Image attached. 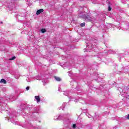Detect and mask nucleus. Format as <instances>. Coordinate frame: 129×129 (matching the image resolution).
Instances as JSON below:
<instances>
[{
    "label": "nucleus",
    "mask_w": 129,
    "mask_h": 129,
    "mask_svg": "<svg viewBox=\"0 0 129 129\" xmlns=\"http://www.w3.org/2000/svg\"><path fill=\"white\" fill-rule=\"evenodd\" d=\"M71 115L70 113L65 112L64 114L56 115L54 116L53 119L54 120H62L66 117H70Z\"/></svg>",
    "instance_id": "nucleus-1"
},
{
    "label": "nucleus",
    "mask_w": 129,
    "mask_h": 129,
    "mask_svg": "<svg viewBox=\"0 0 129 129\" xmlns=\"http://www.w3.org/2000/svg\"><path fill=\"white\" fill-rule=\"evenodd\" d=\"M70 106V104L68 103H63L62 106L58 108L59 110H66V109L68 108Z\"/></svg>",
    "instance_id": "nucleus-2"
},
{
    "label": "nucleus",
    "mask_w": 129,
    "mask_h": 129,
    "mask_svg": "<svg viewBox=\"0 0 129 129\" xmlns=\"http://www.w3.org/2000/svg\"><path fill=\"white\" fill-rule=\"evenodd\" d=\"M8 2H11V3L7 4L8 8H10V10H13V7H15V4H14L15 3V0H9Z\"/></svg>",
    "instance_id": "nucleus-3"
},
{
    "label": "nucleus",
    "mask_w": 129,
    "mask_h": 129,
    "mask_svg": "<svg viewBox=\"0 0 129 129\" xmlns=\"http://www.w3.org/2000/svg\"><path fill=\"white\" fill-rule=\"evenodd\" d=\"M84 18L86 22H92V21H93V18L89 15L86 16Z\"/></svg>",
    "instance_id": "nucleus-4"
},
{
    "label": "nucleus",
    "mask_w": 129,
    "mask_h": 129,
    "mask_svg": "<svg viewBox=\"0 0 129 129\" xmlns=\"http://www.w3.org/2000/svg\"><path fill=\"white\" fill-rule=\"evenodd\" d=\"M63 94L65 95V96H68L70 100H72V96H70V94L68 91H63Z\"/></svg>",
    "instance_id": "nucleus-5"
},
{
    "label": "nucleus",
    "mask_w": 129,
    "mask_h": 129,
    "mask_svg": "<svg viewBox=\"0 0 129 129\" xmlns=\"http://www.w3.org/2000/svg\"><path fill=\"white\" fill-rule=\"evenodd\" d=\"M88 49H90L91 50L92 49H93V45L89 43L88 44V46L87 47V52H89V50Z\"/></svg>",
    "instance_id": "nucleus-6"
},
{
    "label": "nucleus",
    "mask_w": 129,
    "mask_h": 129,
    "mask_svg": "<svg viewBox=\"0 0 129 129\" xmlns=\"http://www.w3.org/2000/svg\"><path fill=\"white\" fill-rule=\"evenodd\" d=\"M35 98L37 103H39V102L41 101V98L40 97V96H35Z\"/></svg>",
    "instance_id": "nucleus-7"
},
{
    "label": "nucleus",
    "mask_w": 129,
    "mask_h": 129,
    "mask_svg": "<svg viewBox=\"0 0 129 129\" xmlns=\"http://www.w3.org/2000/svg\"><path fill=\"white\" fill-rule=\"evenodd\" d=\"M43 12H44L43 9H39L36 12V15H40V14L43 13Z\"/></svg>",
    "instance_id": "nucleus-8"
},
{
    "label": "nucleus",
    "mask_w": 129,
    "mask_h": 129,
    "mask_svg": "<svg viewBox=\"0 0 129 129\" xmlns=\"http://www.w3.org/2000/svg\"><path fill=\"white\" fill-rule=\"evenodd\" d=\"M63 123L64 124H68V123H70V119L68 118L67 120L64 119L63 121Z\"/></svg>",
    "instance_id": "nucleus-9"
},
{
    "label": "nucleus",
    "mask_w": 129,
    "mask_h": 129,
    "mask_svg": "<svg viewBox=\"0 0 129 129\" xmlns=\"http://www.w3.org/2000/svg\"><path fill=\"white\" fill-rule=\"evenodd\" d=\"M54 78L56 81H61V80H62V79L58 77L55 76Z\"/></svg>",
    "instance_id": "nucleus-10"
},
{
    "label": "nucleus",
    "mask_w": 129,
    "mask_h": 129,
    "mask_svg": "<svg viewBox=\"0 0 129 129\" xmlns=\"http://www.w3.org/2000/svg\"><path fill=\"white\" fill-rule=\"evenodd\" d=\"M0 82L1 83H4V84H6V83H7V81L4 79H2L1 80Z\"/></svg>",
    "instance_id": "nucleus-11"
},
{
    "label": "nucleus",
    "mask_w": 129,
    "mask_h": 129,
    "mask_svg": "<svg viewBox=\"0 0 129 129\" xmlns=\"http://www.w3.org/2000/svg\"><path fill=\"white\" fill-rule=\"evenodd\" d=\"M73 128H74V129L77 128H77H79V127L76 126V124H74L73 125Z\"/></svg>",
    "instance_id": "nucleus-12"
},
{
    "label": "nucleus",
    "mask_w": 129,
    "mask_h": 129,
    "mask_svg": "<svg viewBox=\"0 0 129 129\" xmlns=\"http://www.w3.org/2000/svg\"><path fill=\"white\" fill-rule=\"evenodd\" d=\"M2 106L1 107V109H2V110H6V109L5 108V107L4 106V105H5V104L3 103L2 104Z\"/></svg>",
    "instance_id": "nucleus-13"
},
{
    "label": "nucleus",
    "mask_w": 129,
    "mask_h": 129,
    "mask_svg": "<svg viewBox=\"0 0 129 129\" xmlns=\"http://www.w3.org/2000/svg\"><path fill=\"white\" fill-rule=\"evenodd\" d=\"M76 84H77V83H76V82H74V81H72V82H71V85H76Z\"/></svg>",
    "instance_id": "nucleus-14"
},
{
    "label": "nucleus",
    "mask_w": 129,
    "mask_h": 129,
    "mask_svg": "<svg viewBox=\"0 0 129 129\" xmlns=\"http://www.w3.org/2000/svg\"><path fill=\"white\" fill-rule=\"evenodd\" d=\"M41 32H42L43 33H46V29H41Z\"/></svg>",
    "instance_id": "nucleus-15"
},
{
    "label": "nucleus",
    "mask_w": 129,
    "mask_h": 129,
    "mask_svg": "<svg viewBox=\"0 0 129 129\" xmlns=\"http://www.w3.org/2000/svg\"><path fill=\"white\" fill-rule=\"evenodd\" d=\"M87 116H88V117H89V118H91V117H92V116H91V115H90L89 114H87Z\"/></svg>",
    "instance_id": "nucleus-16"
},
{
    "label": "nucleus",
    "mask_w": 129,
    "mask_h": 129,
    "mask_svg": "<svg viewBox=\"0 0 129 129\" xmlns=\"http://www.w3.org/2000/svg\"><path fill=\"white\" fill-rule=\"evenodd\" d=\"M81 27H84L85 26V23H83L80 24Z\"/></svg>",
    "instance_id": "nucleus-17"
},
{
    "label": "nucleus",
    "mask_w": 129,
    "mask_h": 129,
    "mask_svg": "<svg viewBox=\"0 0 129 129\" xmlns=\"http://www.w3.org/2000/svg\"><path fill=\"white\" fill-rule=\"evenodd\" d=\"M16 58V56H13L11 58H10L9 60H15V58Z\"/></svg>",
    "instance_id": "nucleus-18"
},
{
    "label": "nucleus",
    "mask_w": 129,
    "mask_h": 129,
    "mask_svg": "<svg viewBox=\"0 0 129 129\" xmlns=\"http://www.w3.org/2000/svg\"><path fill=\"white\" fill-rule=\"evenodd\" d=\"M68 73H69V76L71 77V75H72V72H69Z\"/></svg>",
    "instance_id": "nucleus-19"
},
{
    "label": "nucleus",
    "mask_w": 129,
    "mask_h": 129,
    "mask_svg": "<svg viewBox=\"0 0 129 129\" xmlns=\"http://www.w3.org/2000/svg\"><path fill=\"white\" fill-rule=\"evenodd\" d=\"M108 11H111V8H110V6H108Z\"/></svg>",
    "instance_id": "nucleus-20"
},
{
    "label": "nucleus",
    "mask_w": 129,
    "mask_h": 129,
    "mask_svg": "<svg viewBox=\"0 0 129 129\" xmlns=\"http://www.w3.org/2000/svg\"><path fill=\"white\" fill-rule=\"evenodd\" d=\"M121 2L123 3V4H125V1L124 0H122L121 1Z\"/></svg>",
    "instance_id": "nucleus-21"
},
{
    "label": "nucleus",
    "mask_w": 129,
    "mask_h": 129,
    "mask_svg": "<svg viewBox=\"0 0 129 129\" xmlns=\"http://www.w3.org/2000/svg\"><path fill=\"white\" fill-rule=\"evenodd\" d=\"M29 89H30V87H27L26 90H29Z\"/></svg>",
    "instance_id": "nucleus-22"
},
{
    "label": "nucleus",
    "mask_w": 129,
    "mask_h": 129,
    "mask_svg": "<svg viewBox=\"0 0 129 129\" xmlns=\"http://www.w3.org/2000/svg\"><path fill=\"white\" fill-rule=\"evenodd\" d=\"M12 123L14 124H17V123L16 122L12 121Z\"/></svg>",
    "instance_id": "nucleus-23"
},
{
    "label": "nucleus",
    "mask_w": 129,
    "mask_h": 129,
    "mask_svg": "<svg viewBox=\"0 0 129 129\" xmlns=\"http://www.w3.org/2000/svg\"><path fill=\"white\" fill-rule=\"evenodd\" d=\"M113 129H117V126H115L113 127Z\"/></svg>",
    "instance_id": "nucleus-24"
},
{
    "label": "nucleus",
    "mask_w": 129,
    "mask_h": 129,
    "mask_svg": "<svg viewBox=\"0 0 129 129\" xmlns=\"http://www.w3.org/2000/svg\"><path fill=\"white\" fill-rule=\"evenodd\" d=\"M126 118L127 119H129V114H128V115L126 116Z\"/></svg>",
    "instance_id": "nucleus-25"
},
{
    "label": "nucleus",
    "mask_w": 129,
    "mask_h": 129,
    "mask_svg": "<svg viewBox=\"0 0 129 129\" xmlns=\"http://www.w3.org/2000/svg\"><path fill=\"white\" fill-rule=\"evenodd\" d=\"M15 78H16V79H19V76H18V77H16V76H15Z\"/></svg>",
    "instance_id": "nucleus-26"
},
{
    "label": "nucleus",
    "mask_w": 129,
    "mask_h": 129,
    "mask_svg": "<svg viewBox=\"0 0 129 129\" xmlns=\"http://www.w3.org/2000/svg\"><path fill=\"white\" fill-rule=\"evenodd\" d=\"M6 119H8V120H10V119H9L8 118H6Z\"/></svg>",
    "instance_id": "nucleus-27"
},
{
    "label": "nucleus",
    "mask_w": 129,
    "mask_h": 129,
    "mask_svg": "<svg viewBox=\"0 0 129 129\" xmlns=\"http://www.w3.org/2000/svg\"><path fill=\"white\" fill-rule=\"evenodd\" d=\"M75 101L76 102H77L78 101V100H75Z\"/></svg>",
    "instance_id": "nucleus-28"
},
{
    "label": "nucleus",
    "mask_w": 129,
    "mask_h": 129,
    "mask_svg": "<svg viewBox=\"0 0 129 129\" xmlns=\"http://www.w3.org/2000/svg\"><path fill=\"white\" fill-rule=\"evenodd\" d=\"M79 17H81L80 15H79ZM82 17H83V18H84V16H82Z\"/></svg>",
    "instance_id": "nucleus-29"
},
{
    "label": "nucleus",
    "mask_w": 129,
    "mask_h": 129,
    "mask_svg": "<svg viewBox=\"0 0 129 129\" xmlns=\"http://www.w3.org/2000/svg\"><path fill=\"white\" fill-rule=\"evenodd\" d=\"M23 127H24V128H26V126H24Z\"/></svg>",
    "instance_id": "nucleus-30"
},
{
    "label": "nucleus",
    "mask_w": 129,
    "mask_h": 129,
    "mask_svg": "<svg viewBox=\"0 0 129 129\" xmlns=\"http://www.w3.org/2000/svg\"><path fill=\"white\" fill-rule=\"evenodd\" d=\"M27 82H30V81H27Z\"/></svg>",
    "instance_id": "nucleus-31"
},
{
    "label": "nucleus",
    "mask_w": 129,
    "mask_h": 129,
    "mask_svg": "<svg viewBox=\"0 0 129 129\" xmlns=\"http://www.w3.org/2000/svg\"><path fill=\"white\" fill-rule=\"evenodd\" d=\"M58 91H60V89H58Z\"/></svg>",
    "instance_id": "nucleus-32"
}]
</instances>
